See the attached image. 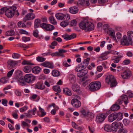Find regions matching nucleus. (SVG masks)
<instances>
[{
	"label": "nucleus",
	"instance_id": "774afa93",
	"mask_svg": "<svg viewBox=\"0 0 133 133\" xmlns=\"http://www.w3.org/2000/svg\"><path fill=\"white\" fill-rule=\"evenodd\" d=\"M38 31L37 30H36L34 31H33V35L36 37H37L38 36Z\"/></svg>",
	"mask_w": 133,
	"mask_h": 133
},
{
	"label": "nucleus",
	"instance_id": "ea45409f",
	"mask_svg": "<svg viewBox=\"0 0 133 133\" xmlns=\"http://www.w3.org/2000/svg\"><path fill=\"white\" fill-rule=\"evenodd\" d=\"M18 82V83L20 85L24 86L25 85V83L22 78H20L19 79Z\"/></svg>",
	"mask_w": 133,
	"mask_h": 133
},
{
	"label": "nucleus",
	"instance_id": "423d86ee",
	"mask_svg": "<svg viewBox=\"0 0 133 133\" xmlns=\"http://www.w3.org/2000/svg\"><path fill=\"white\" fill-rule=\"evenodd\" d=\"M85 24V27L86 28L87 30L84 29L85 31H90L94 29V26L93 23L88 21H86Z\"/></svg>",
	"mask_w": 133,
	"mask_h": 133
},
{
	"label": "nucleus",
	"instance_id": "052dcab7",
	"mask_svg": "<svg viewBox=\"0 0 133 133\" xmlns=\"http://www.w3.org/2000/svg\"><path fill=\"white\" fill-rule=\"evenodd\" d=\"M123 122L125 125H128L129 124L130 121L128 119H124L123 121Z\"/></svg>",
	"mask_w": 133,
	"mask_h": 133
},
{
	"label": "nucleus",
	"instance_id": "cd10ccee",
	"mask_svg": "<svg viewBox=\"0 0 133 133\" xmlns=\"http://www.w3.org/2000/svg\"><path fill=\"white\" fill-rule=\"evenodd\" d=\"M120 108L119 105H117L116 103L113 105L111 107V110L113 111H117Z\"/></svg>",
	"mask_w": 133,
	"mask_h": 133
},
{
	"label": "nucleus",
	"instance_id": "6ab92c4d",
	"mask_svg": "<svg viewBox=\"0 0 133 133\" xmlns=\"http://www.w3.org/2000/svg\"><path fill=\"white\" fill-rule=\"evenodd\" d=\"M70 12L73 14L77 13L78 11V8L75 6H72L69 9Z\"/></svg>",
	"mask_w": 133,
	"mask_h": 133
},
{
	"label": "nucleus",
	"instance_id": "b1692460",
	"mask_svg": "<svg viewBox=\"0 0 133 133\" xmlns=\"http://www.w3.org/2000/svg\"><path fill=\"white\" fill-rule=\"evenodd\" d=\"M63 93L64 94L68 96L71 95L72 93L71 91L68 88H65L63 89Z\"/></svg>",
	"mask_w": 133,
	"mask_h": 133
},
{
	"label": "nucleus",
	"instance_id": "f704fd0d",
	"mask_svg": "<svg viewBox=\"0 0 133 133\" xmlns=\"http://www.w3.org/2000/svg\"><path fill=\"white\" fill-rule=\"evenodd\" d=\"M58 53L59 54V56L62 57H65L63 53H65L67 52L66 50H64L63 49H59L58 51Z\"/></svg>",
	"mask_w": 133,
	"mask_h": 133
},
{
	"label": "nucleus",
	"instance_id": "f3484780",
	"mask_svg": "<svg viewBox=\"0 0 133 133\" xmlns=\"http://www.w3.org/2000/svg\"><path fill=\"white\" fill-rule=\"evenodd\" d=\"M131 73L129 71H125L121 74V77L124 79H127L130 77Z\"/></svg>",
	"mask_w": 133,
	"mask_h": 133
},
{
	"label": "nucleus",
	"instance_id": "e433bc0d",
	"mask_svg": "<svg viewBox=\"0 0 133 133\" xmlns=\"http://www.w3.org/2000/svg\"><path fill=\"white\" fill-rule=\"evenodd\" d=\"M81 114L84 116H87L89 112L88 111L83 109H82L80 111Z\"/></svg>",
	"mask_w": 133,
	"mask_h": 133
},
{
	"label": "nucleus",
	"instance_id": "69168bd1",
	"mask_svg": "<svg viewBox=\"0 0 133 133\" xmlns=\"http://www.w3.org/2000/svg\"><path fill=\"white\" fill-rule=\"evenodd\" d=\"M109 34V35L113 37V38L114 39V40H115L116 39L114 31H113L112 32H111Z\"/></svg>",
	"mask_w": 133,
	"mask_h": 133
},
{
	"label": "nucleus",
	"instance_id": "f8f14e48",
	"mask_svg": "<svg viewBox=\"0 0 133 133\" xmlns=\"http://www.w3.org/2000/svg\"><path fill=\"white\" fill-rule=\"evenodd\" d=\"M89 0H79L77 3L78 6H88L89 5Z\"/></svg>",
	"mask_w": 133,
	"mask_h": 133
},
{
	"label": "nucleus",
	"instance_id": "864d4df0",
	"mask_svg": "<svg viewBox=\"0 0 133 133\" xmlns=\"http://www.w3.org/2000/svg\"><path fill=\"white\" fill-rule=\"evenodd\" d=\"M53 89L55 91L57 92H61V89L59 87H53Z\"/></svg>",
	"mask_w": 133,
	"mask_h": 133
},
{
	"label": "nucleus",
	"instance_id": "4be33fe9",
	"mask_svg": "<svg viewBox=\"0 0 133 133\" xmlns=\"http://www.w3.org/2000/svg\"><path fill=\"white\" fill-rule=\"evenodd\" d=\"M8 67L10 66L13 67L17 65L18 62L12 60H10L8 62Z\"/></svg>",
	"mask_w": 133,
	"mask_h": 133
},
{
	"label": "nucleus",
	"instance_id": "f257e3e1",
	"mask_svg": "<svg viewBox=\"0 0 133 133\" xmlns=\"http://www.w3.org/2000/svg\"><path fill=\"white\" fill-rule=\"evenodd\" d=\"M101 86V83L99 81H96L91 82L89 85V90L91 91H95L99 90Z\"/></svg>",
	"mask_w": 133,
	"mask_h": 133
},
{
	"label": "nucleus",
	"instance_id": "bb28decb",
	"mask_svg": "<svg viewBox=\"0 0 133 133\" xmlns=\"http://www.w3.org/2000/svg\"><path fill=\"white\" fill-rule=\"evenodd\" d=\"M41 69L38 66H36L32 69V72L35 74H37L40 72L41 71Z\"/></svg>",
	"mask_w": 133,
	"mask_h": 133
},
{
	"label": "nucleus",
	"instance_id": "7ed1b4c3",
	"mask_svg": "<svg viewBox=\"0 0 133 133\" xmlns=\"http://www.w3.org/2000/svg\"><path fill=\"white\" fill-rule=\"evenodd\" d=\"M16 8L15 6L9 8H6V15L8 18H12L15 14V11Z\"/></svg>",
	"mask_w": 133,
	"mask_h": 133
},
{
	"label": "nucleus",
	"instance_id": "49530a36",
	"mask_svg": "<svg viewBox=\"0 0 133 133\" xmlns=\"http://www.w3.org/2000/svg\"><path fill=\"white\" fill-rule=\"evenodd\" d=\"M63 20L65 21H68L70 19V15L68 14H64Z\"/></svg>",
	"mask_w": 133,
	"mask_h": 133
},
{
	"label": "nucleus",
	"instance_id": "dca6fc26",
	"mask_svg": "<svg viewBox=\"0 0 133 133\" xmlns=\"http://www.w3.org/2000/svg\"><path fill=\"white\" fill-rule=\"evenodd\" d=\"M72 84V85L71 87V88L74 91L79 93L81 92L80 87L77 84H74V83Z\"/></svg>",
	"mask_w": 133,
	"mask_h": 133
},
{
	"label": "nucleus",
	"instance_id": "0e129e2a",
	"mask_svg": "<svg viewBox=\"0 0 133 133\" xmlns=\"http://www.w3.org/2000/svg\"><path fill=\"white\" fill-rule=\"evenodd\" d=\"M22 40L25 42L29 41L30 40V38L29 37H23L22 38Z\"/></svg>",
	"mask_w": 133,
	"mask_h": 133
},
{
	"label": "nucleus",
	"instance_id": "6e6552de",
	"mask_svg": "<svg viewBox=\"0 0 133 133\" xmlns=\"http://www.w3.org/2000/svg\"><path fill=\"white\" fill-rule=\"evenodd\" d=\"M123 126V124L121 122L117 123L116 122H114L112 123L111 127L112 131H116L117 130L118 128H119V127Z\"/></svg>",
	"mask_w": 133,
	"mask_h": 133
},
{
	"label": "nucleus",
	"instance_id": "2eb2a0df",
	"mask_svg": "<svg viewBox=\"0 0 133 133\" xmlns=\"http://www.w3.org/2000/svg\"><path fill=\"white\" fill-rule=\"evenodd\" d=\"M116 113L114 112L110 114L108 117V121L110 122H112L116 120Z\"/></svg>",
	"mask_w": 133,
	"mask_h": 133
},
{
	"label": "nucleus",
	"instance_id": "3c124183",
	"mask_svg": "<svg viewBox=\"0 0 133 133\" xmlns=\"http://www.w3.org/2000/svg\"><path fill=\"white\" fill-rule=\"evenodd\" d=\"M18 111L17 110H15L14 112H12V115L13 117L15 119H17L18 116V115L17 114Z\"/></svg>",
	"mask_w": 133,
	"mask_h": 133
},
{
	"label": "nucleus",
	"instance_id": "a211bd4d",
	"mask_svg": "<svg viewBox=\"0 0 133 133\" xmlns=\"http://www.w3.org/2000/svg\"><path fill=\"white\" fill-rule=\"evenodd\" d=\"M35 86L36 88L41 90H43L45 88V86L43 85V82L42 81L38 82L36 84Z\"/></svg>",
	"mask_w": 133,
	"mask_h": 133
},
{
	"label": "nucleus",
	"instance_id": "a19ab883",
	"mask_svg": "<svg viewBox=\"0 0 133 133\" xmlns=\"http://www.w3.org/2000/svg\"><path fill=\"white\" fill-rule=\"evenodd\" d=\"M40 20L39 19H36L35 21V28H36L38 27L40 24Z\"/></svg>",
	"mask_w": 133,
	"mask_h": 133
},
{
	"label": "nucleus",
	"instance_id": "4d7b16f0",
	"mask_svg": "<svg viewBox=\"0 0 133 133\" xmlns=\"http://www.w3.org/2000/svg\"><path fill=\"white\" fill-rule=\"evenodd\" d=\"M8 102V101L6 99H3L2 100V104L5 106H7V103Z\"/></svg>",
	"mask_w": 133,
	"mask_h": 133
},
{
	"label": "nucleus",
	"instance_id": "2f4dec72",
	"mask_svg": "<svg viewBox=\"0 0 133 133\" xmlns=\"http://www.w3.org/2000/svg\"><path fill=\"white\" fill-rule=\"evenodd\" d=\"M121 99L122 101L124 102L125 104L127 105L129 102L128 101V98L127 96L125 95H123L121 96Z\"/></svg>",
	"mask_w": 133,
	"mask_h": 133
},
{
	"label": "nucleus",
	"instance_id": "1a4fd4ad",
	"mask_svg": "<svg viewBox=\"0 0 133 133\" xmlns=\"http://www.w3.org/2000/svg\"><path fill=\"white\" fill-rule=\"evenodd\" d=\"M107 117L106 115L104 114H98L96 117L97 122L100 123L103 122Z\"/></svg>",
	"mask_w": 133,
	"mask_h": 133
},
{
	"label": "nucleus",
	"instance_id": "680f3d73",
	"mask_svg": "<svg viewBox=\"0 0 133 133\" xmlns=\"http://www.w3.org/2000/svg\"><path fill=\"white\" fill-rule=\"evenodd\" d=\"M77 21L75 19H74L71 21L70 25L72 26H75L77 24Z\"/></svg>",
	"mask_w": 133,
	"mask_h": 133
},
{
	"label": "nucleus",
	"instance_id": "412c9836",
	"mask_svg": "<svg viewBox=\"0 0 133 133\" xmlns=\"http://www.w3.org/2000/svg\"><path fill=\"white\" fill-rule=\"evenodd\" d=\"M90 60L89 58L84 59L83 61L81 63L82 65V67L85 68L89 63V61Z\"/></svg>",
	"mask_w": 133,
	"mask_h": 133
},
{
	"label": "nucleus",
	"instance_id": "5701e85b",
	"mask_svg": "<svg viewBox=\"0 0 133 133\" xmlns=\"http://www.w3.org/2000/svg\"><path fill=\"white\" fill-rule=\"evenodd\" d=\"M78 72H79L77 74V76L78 77L80 78L86 75L88 73V71L87 70H83Z\"/></svg>",
	"mask_w": 133,
	"mask_h": 133
},
{
	"label": "nucleus",
	"instance_id": "c85d7f7f",
	"mask_svg": "<svg viewBox=\"0 0 133 133\" xmlns=\"http://www.w3.org/2000/svg\"><path fill=\"white\" fill-rule=\"evenodd\" d=\"M64 14L62 13H58L55 15L56 18L59 20H63Z\"/></svg>",
	"mask_w": 133,
	"mask_h": 133
},
{
	"label": "nucleus",
	"instance_id": "8fccbe9b",
	"mask_svg": "<svg viewBox=\"0 0 133 133\" xmlns=\"http://www.w3.org/2000/svg\"><path fill=\"white\" fill-rule=\"evenodd\" d=\"M8 80V78L6 77L1 78L0 79V82L2 83H6Z\"/></svg>",
	"mask_w": 133,
	"mask_h": 133
},
{
	"label": "nucleus",
	"instance_id": "f03ea898",
	"mask_svg": "<svg viewBox=\"0 0 133 133\" xmlns=\"http://www.w3.org/2000/svg\"><path fill=\"white\" fill-rule=\"evenodd\" d=\"M106 81L108 84L110 83V87H113L116 86L117 83L114 76L111 75H108L106 78Z\"/></svg>",
	"mask_w": 133,
	"mask_h": 133
},
{
	"label": "nucleus",
	"instance_id": "473e14b6",
	"mask_svg": "<svg viewBox=\"0 0 133 133\" xmlns=\"http://www.w3.org/2000/svg\"><path fill=\"white\" fill-rule=\"evenodd\" d=\"M84 69L82 67V65L81 64L76 67L75 70L76 72H78L83 70Z\"/></svg>",
	"mask_w": 133,
	"mask_h": 133
},
{
	"label": "nucleus",
	"instance_id": "13d9d810",
	"mask_svg": "<svg viewBox=\"0 0 133 133\" xmlns=\"http://www.w3.org/2000/svg\"><path fill=\"white\" fill-rule=\"evenodd\" d=\"M88 115L89 118L90 120H91L93 119L94 117V114L92 113H89V112Z\"/></svg>",
	"mask_w": 133,
	"mask_h": 133
},
{
	"label": "nucleus",
	"instance_id": "de8ad7c7",
	"mask_svg": "<svg viewBox=\"0 0 133 133\" xmlns=\"http://www.w3.org/2000/svg\"><path fill=\"white\" fill-rule=\"evenodd\" d=\"M116 118H118L119 120H121L123 118V115L121 112L116 113Z\"/></svg>",
	"mask_w": 133,
	"mask_h": 133
},
{
	"label": "nucleus",
	"instance_id": "58836bf2",
	"mask_svg": "<svg viewBox=\"0 0 133 133\" xmlns=\"http://www.w3.org/2000/svg\"><path fill=\"white\" fill-rule=\"evenodd\" d=\"M104 130L107 132H111L112 131L111 126L109 125H106L104 127Z\"/></svg>",
	"mask_w": 133,
	"mask_h": 133
},
{
	"label": "nucleus",
	"instance_id": "37998d69",
	"mask_svg": "<svg viewBox=\"0 0 133 133\" xmlns=\"http://www.w3.org/2000/svg\"><path fill=\"white\" fill-rule=\"evenodd\" d=\"M36 108H34L33 109L28 110V112L30 113L31 114H32V115H35L36 114Z\"/></svg>",
	"mask_w": 133,
	"mask_h": 133
},
{
	"label": "nucleus",
	"instance_id": "bf43d9fd",
	"mask_svg": "<svg viewBox=\"0 0 133 133\" xmlns=\"http://www.w3.org/2000/svg\"><path fill=\"white\" fill-rule=\"evenodd\" d=\"M24 114L25 115L26 118H32V116L30 113H28H28H24Z\"/></svg>",
	"mask_w": 133,
	"mask_h": 133
},
{
	"label": "nucleus",
	"instance_id": "aec40b11",
	"mask_svg": "<svg viewBox=\"0 0 133 133\" xmlns=\"http://www.w3.org/2000/svg\"><path fill=\"white\" fill-rule=\"evenodd\" d=\"M119 56H114L111 58V59L112 60H114V63H118L119 62L120 58H121L123 57L122 54L119 55Z\"/></svg>",
	"mask_w": 133,
	"mask_h": 133
},
{
	"label": "nucleus",
	"instance_id": "338daca9",
	"mask_svg": "<svg viewBox=\"0 0 133 133\" xmlns=\"http://www.w3.org/2000/svg\"><path fill=\"white\" fill-rule=\"evenodd\" d=\"M14 69H12L10 71H9L7 74V76L8 77H10L11 76L12 74L14 71Z\"/></svg>",
	"mask_w": 133,
	"mask_h": 133
},
{
	"label": "nucleus",
	"instance_id": "79ce46f5",
	"mask_svg": "<svg viewBox=\"0 0 133 133\" xmlns=\"http://www.w3.org/2000/svg\"><path fill=\"white\" fill-rule=\"evenodd\" d=\"M14 32L13 30H11L6 32V35L7 36H11L14 35Z\"/></svg>",
	"mask_w": 133,
	"mask_h": 133
},
{
	"label": "nucleus",
	"instance_id": "e2e57ef3",
	"mask_svg": "<svg viewBox=\"0 0 133 133\" xmlns=\"http://www.w3.org/2000/svg\"><path fill=\"white\" fill-rule=\"evenodd\" d=\"M6 8L4 7L0 9V14H2L5 12L6 14Z\"/></svg>",
	"mask_w": 133,
	"mask_h": 133
},
{
	"label": "nucleus",
	"instance_id": "09e8293b",
	"mask_svg": "<svg viewBox=\"0 0 133 133\" xmlns=\"http://www.w3.org/2000/svg\"><path fill=\"white\" fill-rule=\"evenodd\" d=\"M68 24L67 22L66 21H62L60 23L61 25L63 27H65L67 26Z\"/></svg>",
	"mask_w": 133,
	"mask_h": 133
},
{
	"label": "nucleus",
	"instance_id": "a878e982",
	"mask_svg": "<svg viewBox=\"0 0 133 133\" xmlns=\"http://www.w3.org/2000/svg\"><path fill=\"white\" fill-rule=\"evenodd\" d=\"M86 21H82L79 24V26L80 28L83 30H84V29L87 30L86 28L85 27L86 26L85 25V23H86Z\"/></svg>",
	"mask_w": 133,
	"mask_h": 133
},
{
	"label": "nucleus",
	"instance_id": "39448f33",
	"mask_svg": "<svg viewBox=\"0 0 133 133\" xmlns=\"http://www.w3.org/2000/svg\"><path fill=\"white\" fill-rule=\"evenodd\" d=\"M40 26L42 28L48 31H51L55 29L54 26L45 23L41 24Z\"/></svg>",
	"mask_w": 133,
	"mask_h": 133
},
{
	"label": "nucleus",
	"instance_id": "6e6d98bb",
	"mask_svg": "<svg viewBox=\"0 0 133 133\" xmlns=\"http://www.w3.org/2000/svg\"><path fill=\"white\" fill-rule=\"evenodd\" d=\"M18 25L19 27L23 28L26 27V25H25V24L21 21H19L18 23Z\"/></svg>",
	"mask_w": 133,
	"mask_h": 133
},
{
	"label": "nucleus",
	"instance_id": "9d476101",
	"mask_svg": "<svg viewBox=\"0 0 133 133\" xmlns=\"http://www.w3.org/2000/svg\"><path fill=\"white\" fill-rule=\"evenodd\" d=\"M35 15L33 13H29L26 15L23 19V21L26 22L27 20H30L34 19L35 18Z\"/></svg>",
	"mask_w": 133,
	"mask_h": 133
},
{
	"label": "nucleus",
	"instance_id": "20e7f679",
	"mask_svg": "<svg viewBox=\"0 0 133 133\" xmlns=\"http://www.w3.org/2000/svg\"><path fill=\"white\" fill-rule=\"evenodd\" d=\"M25 82L29 83H31L35 79V77L30 74H26L24 77Z\"/></svg>",
	"mask_w": 133,
	"mask_h": 133
},
{
	"label": "nucleus",
	"instance_id": "4c0bfd02",
	"mask_svg": "<svg viewBox=\"0 0 133 133\" xmlns=\"http://www.w3.org/2000/svg\"><path fill=\"white\" fill-rule=\"evenodd\" d=\"M52 74L54 76H58L60 75V72L58 70H53L52 71Z\"/></svg>",
	"mask_w": 133,
	"mask_h": 133
},
{
	"label": "nucleus",
	"instance_id": "5fc2aeb1",
	"mask_svg": "<svg viewBox=\"0 0 133 133\" xmlns=\"http://www.w3.org/2000/svg\"><path fill=\"white\" fill-rule=\"evenodd\" d=\"M20 56V55L16 53H14L12 54V57L14 58H18Z\"/></svg>",
	"mask_w": 133,
	"mask_h": 133
},
{
	"label": "nucleus",
	"instance_id": "c03bdc74",
	"mask_svg": "<svg viewBox=\"0 0 133 133\" xmlns=\"http://www.w3.org/2000/svg\"><path fill=\"white\" fill-rule=\"evenodd\" d=\"M45 58L40 56H38L36 57L37 60L39 62H43L45 61Z\"/></svg>",
	"mask_w": 133,
	"mask_h": 133
},
{
	"label": "nucleus",
	"instance_id": "393cba45",
	"mask_svg": "<svg viewBox=\"0 0 133 133\" xmlns=\"http://www.w3.org/2000/svg\"><path fill=\"white\" fill-rule=\"evenodd\" d=\"M71 83L72 84L75 83L76 81L75 76L72 74H70L68 77Z\"/></svg>",
	"mask_w": 133,
	"mask_h": 133
},
{
	"label": "nucleus",
	"instance_id": "a18cd8bd",
	"mask_svg": "<svg viewBox=\"0 0 133 133\" xmlns=\"http://www.w3.org/2000/svg\"><path fill=\"white\" fill-rule=\"evenodd\" d=\"M23 65H33L34 64L33 63H31L30 62L27 61H24L22 62Z\"/></svg>",
	"mask_w": 133,
	"mask_h": 133
},
{
	"label": "nucleus",
	"instance_id": "ddd939ff",
	"mask_svg": "<svg viewBox=\"0 0 133 133\" xmlns=\"http://www.w3.org/2000/svg\"><path fill=\"white\" fill-rule=\"evenodd\" d=\"M76 37L75 34H73L71 35H64L62 36L63 37L65 40H70L75 38Z\"/></svg>",
	"mask_w": 133,
	"mask_h": 133
},
{
	"label": "nucleus",
	"instance_id": "0eeeda50",
	"mask_svg": "<svg viewBox=\"0 0 133 133\" xmlns=\"http://www.w3.org/2000/svg\"><path fill=\"white\" fill-rule=\"evenodd\" d=\"M121 42L122 45L126 46H128L130 44L132 45V42L130 41L128 39V40L126 36H123L121 41Z\"/></svg>",
	"mask_w": 133,
	"mask_h": 133
},
{
	"label": "nucleus",
	"instance_id": "7c9ffc66",
	"mask_svg": "<svg viewBox=\"0 0 133 133\" xmlns=\"http://www.w3.org/2000/svg\"><path fill=\"white\" fill-rule=\"evenodd\" d=\"M49 20L50 23L52 24L56 25L57 24V21L55 20L54 17L52 16H51L49 17Z\"/></svg>",
	"mask_w": 133,
	"mask_h": 133
},
{
	"label": "nucleus",
	"instance_id": "603ef678",
	"mask_svg": "<svg viewBox=\"0 0 133 133\" xmlns=\"http://www.w3.org/2000/svg\"><path fill=\"white\" fill-rule=\"evenodd\" d=\"M28 109V107L26 106H25L19 109V110L21 112H23Z\"/></svg>",
	"mask_w": 133,
	"mask_h": 133
},
{
	"label": "nucleus",
	"instance_id": "4468645a",
	"mask_svg": "<svg viewBox=\"0 0 133 133\" xmlns=\"http://www.w3.org/2000/svg\"><path fill=\"white\" fill-rule=\"evenodd\" d=\"M41 65L45 67L51 69L54 68L53 63L48 62H45L41 64Z\"/></svg>",
	"mask_w": 133,
	"mask_h": 133
},
{
	"label": "nucleus",
	"instance_id": "9b49d317",
	"mask_svg": "<svg viewBox=\"0 0 133 133\" xmlns=\"http://www.w3.org/2000/svg\"><path fill=\"white\" fill-rule=\"evenodd\" d=\"M71 104L74 107L76 108L80 107L81 106V102L79 100L75 99L71 100Z\"/></svg>",
	"mask_w": 133,
	"mask_h": 133
},
{
	"label": "nucleus",
	"instance_id": "72a5a7b5",
	"mask_svg": "<svg viewBox=\"0 0 133 133\" xmlns=\"http://www.w3.org/2000/svg\"><path fill=\"white\" fill-rule=\"evenodd\" d=\"M127 35L129 40L132 41V37L133 38V32L132 31H128L127 32Z\"/></svg>",
	"mask_w": 133,
	"mask_h": 133
},
{
	"label": "nucleus",
	"instance_id": "c9c22d12",
	"mask_svg": "<svg viewBox=\"0 0 133 133\" xmlns=\"http://www.w3.org/2000/svg\"><path fill=\"white\" fill-rule=\"evenodd\" d=\"M119 130L118 131V133H126L127 132V130L123 128V125L122 127H119Z\"/></svg>",
	"mask_w": 133,
	"mask_h": 133
},
{
	"label": "nucleus",
	"instance_id": "c756f323",
	"mask_svg": "<svg viewBox=\"0 0 133 133\" xmlns=\"http://www.w3.org/2000/svg\"><path fill=\"white\" fill-rule=\"evenodd\" d=\"M32 69V67L30 65H27L24 67V71L26 73H28L31 71Z\"/></svg>",
	"mask_w": 133,
	"mask_h": 133
}]
</instances>
